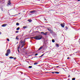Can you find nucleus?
Returning <instances> with one entry per match:
<instances>
[{
	"mask_svg": "<svg viewBox=\"0 0 80 80\" xmlns=\"http://www.w3.org/2000/svg\"><path fill=\"white\" fill-rule=\"evenodd\" d=\"M25 42H23L22 40L19 43L20 44L19 46H18V48H22L23 47L25 46Z\"/></svg>",
	"mask_w": 80,
	"mask_h": 80,
	"instance_id": "nucleus-1",
	"label": "nucleus"
},
{
	"mask_svg": "<svg viewBox=\"0 0 80 80\" xmlns=\"http://www.w3.org/2000/svg\"><path fill=\"white\" fill-rule=\"evenodd\" d=\"M33 38L34 39H36V40H40V39H42V37L41 36H37Z\"/></svg>",
	"mask_w": 80,
	"mask_h": 80,
	"instance_id": "nucleus-2",
	"label": "nucleus"
},
{
	"mask_svg": "<svg viewBox=\"0 0 80 80\" xmlns=\"http://www.w3.org/2000/svg\"><path fill=\"white\" fill-rule=\"evenodd\" d=\"M7 53H6V56H8V54H10L11 52H10V49H8L7 51Z\"/></svg>",
	"mask_w": 80,
	"mask_h": 80,
	"instance_id": "nucleus-3",
	"label": "nucleus"
},
{
	"mask_svg": "<svg viewBox=\"0 0 80 80\" xmlns=\"http://www.w3.org/2000/svg\"><path fill=\"white\" fill-rule=\"evenodd\" d=\"M61 25L62 27H63V28H64V27H65V23H63V24H61Z\"/></svg>",
	"mask_w": 80,
	"mask_h": 80,
	"instance_id": "nucleus-4",
	"label": "nucleus"
},
{
	"mask_svg": "<svg viewBox=\"0 0 80 80\" xmlns=\"http://www.w3.org/2000/svg\"><path fill=\"white\" fill-rule=\"evenodd\" d=\"M35 10L32 11L30 12V13H35Z\"/></svg>",
	"mask_w": 80,
	"mask_h": 80,
	"instance_id": "nucleus-5",
	"label": "nucleus"
},
{
	"mask_svg": "<svg viewBox=\"0 0 80 80\" xmlns=\"http://www.w3.org/2000/svg\"><path fill=\"white\" fill-rule=\"evenodd\" d=\"M7 25V24H3L2 27H6V26Z\"/></svg>",
	"mask_w": 80,
	"mask_h": 80,
	"instance_id": "nucleus-6",
	"label": "nucleus"
},
{
	"mask_svg": "<svg viewBox=\"0 0 80 80\" xmlns=\"http://www.w3.org/2000/svg\"><path fill=\"white\" fill-rule=\"evenodd\" d=\"M10 4H11L10 1H8V5H10Z\"/></svg>",
	"mask_w": 80,
	"mask_h": 80,
	"instance_id": "nucleus-7",
	"label": "nucleus"
},
{
	"mask_svg": "<svg viewBox=\"0 0 80 80\" xmlns=\"http://www.w3.org/2000/svg\"><path fill=\"white\" fill-rule=\"evenodd\" d=\"M48 34V32H45V33L43 34V35H47Z\"/></svg>",
	"mask_w": 80,
	"mask_h": 80,
	"instance_id": "nucleus-8",
	"label": "nucleus"
},
{
	"mask_svg": "<svg viewBox=\"0 0 80 80\" xmlns=\"http://www.w3.org/2000/svg\"><path fill=\"white\" fill-rule=\"evenodd\" d=\"M23 28L25 29L27 28V26H23Z\"/></svg>",
	"mask_w": 80,
	"mask_h": 80,
	"instance_id": "nucleus-9",
	"label": "nucleus"
},
{
	"mask_svg": "<svg viewBox=\"0 0 80 80\" xmlns=\"http://www.w3.org/2000/svg\"><path fill=\"white\" fill-rule=\"evenodd\" d=\"M42 48H43V46H42V47H40L39 48L38 50H41V49H42Z\"/></svg>",
	"mask_w": 80,
	"mask_h": 80,
	"instance_id": "nucleus-10",
	"label": "nucleus"
},
{
	"mask_svg": "<svg viewBox=\"0 0 80 80\" xmlns=\"http://www.w3.org/2000/svg\"><path fill=\"white\" fill-rule=\"evenodd\" d=\"M48 31H49V32L51 30V29H50V28H48Z\"/></svg>",
	"mask_w": 80,
	"mask_h": 80,
	"instance_id": "nucleus-11",
	"label": "nucleus"
},
{
	"mask_svg": "<svg viewBox=\"0 0 80 80\" xmlns=\"http://www.w3.org/2000/svg\"><path fill=\"white\" fill-rule=\"evenodd\" d=\"M13 57H12V56H10L9 57V58L11 59H13Z\"/></svg>",
	"mask_w": 80,
	"mask_h": 80,
	"instance_id": "nucleus-12",
	"label": "nucleus"
},
{
	"mask_svg": "<svg viewBox=\"0 0 80 80\" xmlns=\"http://www.w3.org/2000/svg\"><path fill=\"white\" fill-rule=\"evenodd\" d=\"M55 73H56V74H59V72H55Z\"/></svg>",
	"mask_w": 80,
	"mask_h": 80,
	"instance_id": "nucleus-13",
	"label": "nucleus"
},
{
	"mask_svg": "<svg viewBox=\"0 0 80 80\" xmlns=\"http://www.w3.org/2000/svg\"><path fill=\"white\" fill-rule=\"evenodd\" d=\"M38 63L36 62L34 63V65H37V64H38Z\"/></svg>",
	"mask_w": 80,
	"mask_h": 80,
	"instance_id": "nucleus-14",
	"label": "nucleus"
},
{
	"mask_svg": "<svg viewBox=\"0 0 80 80\" xmlns=\"http://www.w3.org/2000/svg\"><path fill=\"white\" fill-rule=\"evenodd\" d=\"M17 30H20V28L18 27L16 29Z\"/></svg>",
	"mask_w": 80,
	"mask_h": 80,
	"instance_id": "nucleus-15",
	"label": "nucleus"
},
{
	"mask_svg": "<svg viewBox=\"0 0 80 80\" xmlns=\"http://www.w3.org/2000/svg\"><path fill=\"white\" fill-rule=\"evenodd\" d=\"M49 32H50L51 33H53V31L52 30H51Z\"/></svg>",
	"mask_w": 80,
	"mask_h": 80,
	"instance_id": "nucleus-16",
	"label": "nucleus"
},
{
	"mask_svg": "<svg viewBox=\"0 0 80 80\" xmlns=\"http://www.w3.org/2000/svg\"><path fill=\"white\" fill-rule=\"evenodd\" d=\"M28 21L29 22H32V19H29V20H28Z\"/></svg>",
	"mask_w": 80,
	"mask_h": 80,
	"instance_id": "nucleus-17",
	"label": "nucleus"
},
{
	"mask_svg": "<svg viewBox=\"0 0 80 80\" xmlns=\"http://www.w3.org/2000/svg\"><path fill=\"white\" fill-rule=\"evenodd\" d=\"M52 42L53 43H54V42H55V40H54V39H52Z\"/></svg>",
	"mask_w": 80,
	"mask_h": 80,
	"instance_id": "nucleus-18",
	"label": "nucleus"
},
{
	"mask_svg": "<svg viewBox=\"0 0 80 80\" xmlns=\"http://www.w3.org/2000/svg\"><path fill=\"white\" fill-rule=\"evenodd\" d=\"M56 46L57 47H59V44H56Z\"/></svg>",
	"mask_w": 80,
	"mask_h": 80,
	"instance_id": "nucleus-19",
	"label": "nucleus"
},
{
	"mask_svg": "<svg viewBox=\"0 0 80 80\" xmlns=\"http://www.w3.org/2000/svg\"><path fill=\"white\" fill-rule=\"evenodd\" d=\"M5 2V1L4 0H3L2 1V3H3Z\"/></svg>",
	"mask_w": 80,
	"mask_h": 80,
	"instance_id": "nucleus-20",
	"label": "nucleus"
},
{
	"mask_svg": "<svg viewBox=\"0 0 80 80\" xmlns=\"http://www.w3.org/2000/svg\"><path fill=\"white\" fill-rule=\"evenodd\" d=\"M16 39L17 40H18V39H19V38H18V36H17V37L16 38Z\"/></svg>",
	"mask_w": 80,
	"mask_h": 80,
	"instance_id": "nucleus-21",
	"label": "nucleus"
},
{
	"mask_svg": "<svg viewBox=\"0 0 80 80\" xmlns=\"http://www.w3.org/2000/svg\"><path fill=\"white\" fill-rule=\"evenodd\" d=\"M44 33H44V32H41V34H42V35H43V34H44Z\"/></svg>",
	"mask_w": 80,
	"mask_h": 80,
	"instance_id": "nucleus-22",
	"label": "nucleus"
},
{
	"mask_svg": "<svg viewBox=\"0 0 80 80\" xmlns=\"http://www.w3.org/2000/svg\"><path fill=\"white\" fill-rule=\"evenodd\" d=\"M32 66H29L28 68H32Z\"/></svg>",
	"mask_w": 80,
	"mask_h": 80,
	"instance_id": "nucleus-23",
	"label": "nucleus"
},
{
	"mask_svg": "<svg viewBox=\"0 0 80 80\" xmlns=\"http://www.w3.org/2000/svg\"><path fill=\"white\" fill-rule=\"evenodd\" d=\"M7 40L8 41V42H9V41H10V40L8 38H7Z\"/></svg>",
	"mask_w": 80,
	"mask_h": 80,
	"instance_id": "nucleus-24",
	"label": "nucleus"
},
{
	"mask_svg": "<svg viewBox=\"0 0 80 80\" xmlns=\"http://www.w3.org/2000/svg\"><path fill=\"white\" fill-rule=\"evenodd\" d=\"M16 25H19V23H16Z\"/></svg>",
	"mask_w": 80,
	"mask_h": 80,
	"instance_id": "nucleus-25",
	"label": "nucleus"
},
{
	"mask_svg": "<svg viewBox=\"0 0 80 80\" xmlns=\"http://www.w3.org/2000/svg\"><path fill=\"white\" fill-rule=\"evenodd\" d=\"M72 80H75V78H72Z\"/></svg>",
	"mask_w": 80,
	"mask_h": 80,
	"instance_id": "nucleus-26",
	"label": "nucleus"
},
{
	"mask_svg": "<svg viewBox=\"0 0 80 80\" xmlns=\"http://www.w3.org/2000/svg\"><path fill=\"white\" fill-rule=\"evenodd\" d=\"M38 55V53H36L35 55V56H37V55Z\"/></svg>",
	"mask_w": 80,
	"mask_h": 80,
	"instance_id": "nucleus-27",
	"label": "nucleus"
},
{
	"mask_svg": "<svg viewBox=\"0 0 80 80\" xmlns=\"http://www.w3.org/2000/svg\"><path fill=\"white\" fill-rule=\"evenodd\" d=\"M16 33H18V31H16Z\"/></svg>",
	"mask_w": 80,
	"mask_h": 80,
	"instance_id": "nucleus-28",
	"label": "nucleus"
},
{
	"mask_svg": "<svg viewBox=\"0 0 80 80\" xmlns=\"http://www.w3.org/2000/svg\"><path fill=\"white\" fill-rule=\"evenodd\" d=\"M59 66H56V67H55V68H57V67H59Z\"/></svg>",
	"mask_w": 80,
	"mask_h": 80,
	"instance_id": "nucleus-29",
	"label": "nucleus"
},
{
	"mask_svg": "<svg viewBox=\"0 0 80 80\" xmlns=\"http://www.w3.org/2000/svg\"><path fill=\"white\" fill-rule=\"evenodd\" d=\"M52 73L54 74V73H55V72H52Z\"/></svg>",
	"mask_w": 80,
	"mask_h": 80,
	"instance_id": "nucleus-30",
	"label": "nucleus"
},
{
	"mask_svg": "<svg viewBox=\"0 0 80 80\" xmlns=\"http://www.w3.org/2000/svg\"><path fill=\"white\" fill-rule=\"evenodd\" d=\"M18 48H18V52H19V50H18Z\"/></svg>",
	"mask_w": 80,
	"mask_h": 80,
	"instance_id": "nucleus-31",
	"label": "nucleus"
},
{
	"mask_svg": "<svg viewBox=\"0 0 80 80\" xmlns=\"http://www.w3.org/2000/svg\"><path fill=\"white\" fill-rule=\"evenodd\" d=\"M44 55V54H43L41 55V57H42V56H43Z\"/></svg>",
	"mask_w": 80,
	"mask_h": 80,
	"instance_id": "nucleus-32",
	"label": "nucleus"
},
{
	"mask_svg": "<svg viewBox=\"0 0 80 80\" xmlns=\"http://www.w3.org/2000/svg\"><path fill=\"white\" fill-rule=\"evenodd\" d=\"M66 29H68V28H67V27H66Z\"/></svg>",
	"mask_w": 80,
	"mask_h": 80,
	"instance_id": "nucleus-33",
	"label": "nucleus"
},
{
	"mask_svg": "<svg viewBox=\"0 0 80 80\" xmlns=\"http://www.w3.org/2000/svg\"><path fill=\"white\" fill-rule=\"evenodd\" d=\"M70 58H69V57H68V58H67V59H69Z\"/></svg>",
	"mask_w": 80,
	"mask_h": 80,
	"instance_id": "nucleus-34",
	"label": "nucleus"
},
{
	"mask_svg": "<svg viewBox=\"0 0 80 80\" xmlns=\"http://www.w3.org/2000/svg\"><path fill=\"white\" fill-rule=\"evenodd\" d=\"M15 59H16V58H14V60H15Z\"/></svg>",
	"mask_w": 80,
	"mask_h": 80,
	"instance_id": "nucleus-35",
	"label": "nucleus"
},
{
	"mask_svg": "<svg viewBox=\"0 0 80 80\" xmlns=\"http://www.w3.org/2000/svg\"><path fill=\"white\" fill-rule=\"evenodd\" d=\"M40 57H42V56H40L39 57V58H40Z\"/></svg>",
	"mask_w": 80,
	"mask_h": 80,
	"instance_id": "nucleus-36",
	"label": "nucleus"
},
{
	"mask_svg": "<svg viewBox=\"0 0 80 80\" xmlns=\"http://www.w3.org/2000/svg\"><path fill=\"white\" fill-rule=\"evenodd\" d=\"M78 0V2H80V0Z\"/></svg>",
	"mask_w": 80,
	"mask_h": 80,
	"instance_id": "nucleus-37",
	"label": "nucleus"
},
{
	"mask_svg": "<svg viewBox=\"0 0 80 80\" xmlns=\"http://www.w3.org/2000/svg\"><path fill=\"white\" fill-rule=\"evenodd\" d=\"M0 34H1V32H0Z\"/></svg>",
	"mask_w": 80,
	"mask_h": 80,
	"instance_id": "nucleus-38",
	"label": "nucleus"
},
{
	"mask_svg": "<svg viewBox=\"0 0 80 80\" xmlns=\"http://www.w3.org/2000/svg\"><path fill=\"white\" fill-rule=\"evenodd\" d=\"M76 53H77V52H76Z\"/></svg>",
	"mask_w": 80,
	"mask_h": 80,
	"instance_id": "nucleus-39",
	"label": "nucleus"
}]
</instances>
